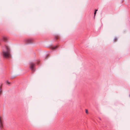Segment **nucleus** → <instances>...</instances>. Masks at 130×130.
I'll return each instance as SVG.
<instances>
[{"label": "nucleus", "instance_id": "obj_4", "mask_svg": "<svg viewBox=\"0 0 130 130\" xmlns=\"http://www.w3.org/2000/svg\"><path fill=\"white\" fill-rule=\"evenodd\" d=\"M25 41L26 44H28L32 43L33 40L31 39H28L25 40Z\"/></svg>", "mask_w": 130, "mask_h": 130}, {"label": "nucleus", "instance_id": "obj_7", "mask_svg": "<svg viewBox=\"0 0 130 130\" xmlns=\"http://www.w3.org/2000/svg\"><path fill=\"white\" fill-rule=\"evenodd\" d=\"M2 84H1L0 87V95L2 94Z\"/></svg>", "mask_w": 130, "mask_h": 130}, {"label": "nucleus", "instance_id": "obj_12", "mask_svg": "<svg viewBox=\"0 0 130 130\" xmlns=\"http://www.w3.org/2000/svg\"><path fill=\"white\" fill-rule=\"evenodd\" d=\"M117 38H116L114 39V41L115 42H116L117 41Z\"/></svg>", "mask_w": 130, "mask_h": 130}, {"label": "nucleus", "instance_id": "obj_1", "mask_svg": "<svg viewBox=\"0 0 130 130\" xmlns=\"http://www.w3.org/2000/svg\"><path fill=\"white\" fill-rule=\"evenodd\" d=\"M2 55L4 58L9 59L11 57L10 51L9 47L5 45L3 48Z\"/></svg>", "mask_w": 130, "mask_h": 130}, {"label": "nucleus", "instance_id": "obj_3", "mask_svg": "<svg viewBox=\"0 0 130 130\" xmlns=\"http://www.w3.org/2000/svg\"><path fill=\"white\" fill-rule=\"evenodd\" d=\"M35 65V64L33 62H31L30 63V68L31 70L33 72L35 71V70L34 69V67Z\"/></svg>", "mask_w": 130, "mask_h": 130}, {"label": "nucleus", "instance_id": "obj_11", "mask_svg": "<svg viewBox=\"0 0 130 130\" xmlns=\"http://www.w3.org/2000/svg\"><path fill=\"white\" fill-rule=\"evenodd\" d=\"M7 84L8 85H9L10 84V83L8 81H7Z\"/></svg>", "mask_w": 130, "mask_h": 130}, {"label": "nucleus", "instance_id": "obj_9", "mask_svg": "<svg viewBox=\"0 0 130 130\" xmlns=\"http://www.w3.org/2000/svg\"><path fill=\"white\" fill-rule=\"evenodd\" d=\"M98 11V10H95V12H94V17H95L96 14V11Z\"/></svg>", "mask_w": 130, "mask_h": 130}, {"label": "nucleus", "instance_id": "obj_5", "mask_svg": "<svg viewBox=\"0 0 130 130\" xmlns=\"http://www.w3.org/2000/svg\"><path fill=\"white\" fill-rule=\"evenodd\" d=\"M58 47V45H56L54 46H51V48L52 50H54L57 47Z\"/></svg>", "mask_w": 130, "mask_h": 130}, {"label": "nucleus", "instance_id": "obj_13", "mask_svg": "<svg viewBox=\"0 0 130 130\" xmlns=\"http://www.w3.org/2000/svg\"><path fill=\"white\" fill-rule=\"evenodd\" d=\"M46 57H47V56H48V55H46Z\"/></svg>", "mask_w": 130, "mask_h": 130}, {"label": "nucleus", "instance_id": "obj_6", "mask_svg": "<svg viewBox=\"0 0 130 130\" xmlns=\"http://www.w3.org/2000/svg\"><path fill=\"white\" fill-rule=\"evenodd\" d=\"M7 39V38L6 37L4 36L3 37V40L4 41H6Z\"/></svg>", "mask_w": 130, "mask_h": 130}, {"label": "nucleus", "instance_id": "obj_8", "mask_svg": "<svg viewBox=\"0 0 130 130\" xmlns=\"http://www.w3.org/2000/svg\"><path fill=\"white\" fill-rule=\"evenodd\" d=\"M55 39L56 40L59 39V37L57 35H56L55 36Z\"/></svg>", "mask_w": 130, "mask_h": 130}, {"label": "nucleus", "instance_id": "obj_10", "mask_svg": "<svg viewBox=\"0 0 130 130\" xmlns=\"http://www.w3.org/2000/svg\"><path fill=\"white\" fill-rule=\"evenodd\" d=\"M85 112H86V113L87 114L88 113V110L87 109H85Z\"/></svg>", "mask_w": 130, "mask_h": 130}, {"label": "nucleus", "instance_id": "obj_2", "mask_svg": "<svg viewBox=\"0 0 130 130\" xmlns=\"http://www.w3.org/2000/svg\"><path fill=\"white\" fill-rule=\"evenodd\" d=\"M3 117L0 116V129L2 130L3 128Z\"/></svg>", "mask_w": 130, "mask_h": 130}]
</instances>
